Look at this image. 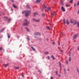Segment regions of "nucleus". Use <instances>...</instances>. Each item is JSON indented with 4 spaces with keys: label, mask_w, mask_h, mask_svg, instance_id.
Masks as SVG:
<instances>
[{
    "label": "nucleus",
    "mask_w": 79,
    "mask_h": 79,
    "mask_svg": "<svg viewBox=\"0 0 79 79\" xmlns=\"http://www.w3.org/2000/svg\"><path fill=\"white\" fill-rule=\"evenodd\" d=\"M46 40H48V39H46Z\"/></svg>",
    "instance_id": "53"
},
{
    "label": "nucleus",
    "mask_w": 79,
    "mask_h": 79,
    "mask_svg": "<svg viewBox=\"0 0 79 79\" xmlns=\"http://www.w3.org/2000/svg\"><path fill=\"white\" fill-rule=\"evenodd\" d=\"M27 39H28V40H30V39L29 38H27Z\"/></svg>",
    "instance_id": "39"
},
{
    "label": "nucleus",
    "mask_w": 79,
    "mask_h": 79,
    "mask_svg": "<svg viewBox=\"0 0 79 79\" xmlns=\"http://www.w3.org/2000/svg\"><path fill=\"white\" fill-rule=\"evenodd\" d=\"M74 7H76V3L74 4Z\"/></svg>",
    "instance_id": "31"
},
{
    "label": "nucleus",
    "mask_w": 79,
    "mask_h": 79,
    "mask_svg": "<svg viewBox=\"0 0 79 79\" xmlns=\"http://www.w3.org/2000/svg\"><path fill=\"white\" fill-rule=\"evenodd\" d=\"M59 76H60V75H59Z\"/></svg>",
    "instance_id": "58"
},
{
    "label": "nucleus",
    "mask_w": 79,
    "mask_h": 79,
    "mask_svg": "<svg viewBox=\"0 0 79 79\" xmlns=\"http://www.w3.org/2000/svg\"><path fill=\"white\" fill-rule=\"evenodd\" d=\"M52 58L53 60H55V57H54V56L53 55L52 56Z\"/></svg>",
    "instance_id": "20"
},
{
    "label": "nucleus",
    "mask_w": 79,
    "mask_h": 79,
    "mask_svg": "<svg viewBox=\"0 0 79 79\" xmlns=\"http://www.w3.org/2000/svg\"><path fill=\"white\" fill-rule=\"evenodd\" d=\"M78 13L79 14V10H78Z\"/></svg>",
    "instance_id": "55"
},
{
    "label": "nucleus",
    "mask_w": 79,
    "mask_h": 79,
    "mask_svg": "<svg viewBox=\"0 0 79 79\" xmlns=\"http://www.w3.org/2000/svg\"><path fill=\"white\" fill-rule=\"evenodd\" d=\"M33 21H35L36 22H39V21H40V20L39 19H33Z\"/></svg>",
    "instance_id": "5"
},
{
    "label": "nucleus",
    "mask_w": 79,
    "mask_h": 79,
    "mask_svg": "<svg viewBox=\"0 0 79 79\" xmlns=\"http://www.w3.org/2000/svg\"><path fill=\"white\" fill-rule=\"evenodd\" d=\"M15 68H16V69H19V67H15Z\"/></svg>",
    "instance_id": "29"
},
{
    "label": "nucleus",
    "mask_w": 79,
    "mask_h": 79,
    "mask_svg": "<svg viewBox=\"0 0 79 79\" xmlns=\"http://www.w3.org/2000/svg\"><path fill=\"white\" fill-rule=\"evenodd\" d=\"M73 0H70V3H73Z\"/></svg>",
    "instance_id": "28"
},
{
    "label": "nucleus",
    "mask_w": 79,
    "mask_h": 79,
    "mask_svg": "<svg viewBox=\"0 0 79 79\" xmlns=\"http://www.w3.org/2000/svg\"><path fill=\"white\" fill-rule=\"evenodd\" d=\"M64 23L65 24L66 23V21H65V19H64L63 20Z\"/></svg>",
    "instance_id": "21"
},
{
    "label": "nucleus",
    "mask_w": 79,
    "mask_h": 79,
    "mask_svg": "<svg viewBox=\"0 0 79 79\" xmlns=\"http://www.w3.org/2000/svg\"><path fill=\"white\" fill-rule=\"evenodd\" d=\"M55 15V12L53 11L52 13L51 14V16H53Z\"/></svg>",
    "instance_id": "8"
},
{
    "label": "nucleus",
    "mask_w": 79,
    "mask_h": 79,
    "mask_svg": "<svg viewBox=\"0 0 79 79\" xmlns=\"http://www.w3.org/2000/svg\"><path fill=\"white\" fill-rule=\"evenodd\" d=\"M69 61H71V57H69Z\"/></svg>",
    "instance_id": "26"
},
{
    "label": "nucleus",
    "mask_w": 79,
    "mask_h": 79,
    "mask_svg": "<svg viewBox=\"0 0 79 79\" xmlns=\"http://www.w3.org/2000/svg\"><path fill=\"white\" fill-rule=\"evenodd\" d=\"M48 60H49L50 59V56H48Z\"/></svg>",
    "instance_id": "33"
},
{
    "label": "nucleus",
    "mask_w": 79,
    "mask_h": 79,
    "mask_svg": "<svg viewBox=\"0 0 79 79\" xmlns=\"http://www.w3.org/2000/svg\"><path fill=\"white\" fill-rule=\"evenodd\" d=\"M61 34H62V35L63 34V32H62L61 33Z\"/></svg>",
    "instance_id": "51"
},
{
    "label": "nucleus",
    "mask_w": 79,
    "mask_h": 79,
    "mask_svg": "<svg viewBox=\"0 0 79 79\" xmlns=\"http://www.w3.org/2000/svg\"><path fill=\"white\" fill-rule=\"evenodd\" d=\"M24 12H23V15L24 14Z\"/></svg>",
    "instance_id": "52"
},
{
    "label": "nucleus",
    "mask_w": 79,
    "mask_h": 79,
    "mask_svg": "<svg viewBox=\"0 0 79 79\" xmlns=\"http://www.w3.org/2000/svg\"><path fill=\"white\" fill-rule=\"evenodd\" d=\"M61 52H63V51L62 50H60Z\"/></svg>",
    "instance_id": "49"
},
{
    "label": "nucleus",
    "mask_w": 79,
    "mask_h": 79,
    "mask_svg": "<svg viewBox=\"0 0 79 79\" xmlns=\"http://www.w3.org/2000/svg\"><path fill=\"white\" fill-rule=\"evenodd\" d=\"M48 52H45V55H48Z\"/></svg>",
    "instance_id": "19"
},
{
    "label": "nucleus",
    "mask_w": 79,
    "mask_h": 79,
    "mask_svg": "<svg viewBox=\"0 0 79 79\" xmlns=\"http://www.w3.org/2000/svg\"><path fill=\"white\" fill-rule=\"evenodd\" d=\"M38 72H40V73H41V71L40 70L38 71Z\"/></svg>",
    "instance_id": "41"
},
{
    "label": "nucleus",
    "mask_w": 79,
    "mask_h": 79,
    "mask_svg": "<svg viewBox=\"0 0 79 79\" xmlns=\"http://www.w3.org/2000/svg\"><path fill=\"white\" fill-rule=\"evenodd\" d=\"M59 45H60V43H58Z\"/></svg>",
    "instance_id": "50"
},
{
    "label": "nucleus",
    "mask_w": 79,
    "mask_h": 79,
    "mask_svg": "<svg viewBox=\"0 0 79 79\" xmlns=\"http://www.w3.org/2000/svg\"><path fill=\"white\" fill-rule=\"evenodd\" d=\"M70 23H74V20L72 19L70 20Z\"/></svg>",
    "instance_id": "14"
},
{
    "label": "nucleus",
    "mask_w": 79,
    "mask_h": 79,
    "mask_svg": "<svg viewBox=\"0 0 79 79\" xmlns=\"http://www.w3.org/2000/svg\"><path fill=\"white\" fill-rule=\"evenodd\" d=\"M77 27H79V22H78L77 23Z\"/></svg>",
    "instance_id": "25"
},
{
    "label": "nucleus",
    "mask_w": 79,
    "mask_h": 79,
    "mask_svg": "<svg viewBox=\"0 0 79 79\" xmlns=\"http://www.w3.org/2000/svg\"><path fill=\"white\" fill-rule=\"evenodd\" d=\"M11 19H8V21L10 22V21H11Z\"/></svg>",
    "instance_id": "32"
},
{
    "label": "nucleus",
    "mask_w": 79,
    "mask_h": 79,
    "mask_svg": "<svg viewBox=\"0 0 79 79\" xmlns=\"http://www.w3.org/2000/svg\"><path fill=\"white\" fill-rule=\"evenodd\" d=\"M42 16H45V14H42Z\"/></svg>",
    "instance_id": "42"
},
{
    "label": "nucleus",
    "mask_w": 79,
    "mask_h": 79,
    "mask_svg": "<svg viewBox=\"0 0 79 79\" xmlns=\"http://www.w3.org/2000/svg\"><path fill=\"white\" fill-rule=\"evenodd\" d=\"M51 79H53V77H51Z\"/></svg>",
    "instance_id": "47"
},
{
    "label": "nucleus",
    "mask_w": 79,
    "mask_h": 79,
    "mask_svg": "<svg viewBox=\"0 0 79 79\" xmlns=\"http://www.w3.org/2000/svg\"><path fill=\"white\" fill-rule=\"evenodd\" d=\"M52 43L54 45L55 44L54 42H53Z\"/></svg>",
    "instance_id": "45"
},
{
    "label": "nucleus",
    "mask_w": 79,
    "mask_h": 79,
    "mask_svg": "<svg viewBox=\"0 0 79 79\" xmlns=\"http://www.w3.org/2000/svg\"><path fill=\"white\" fill-rule=\"evenodd\" d=\"M51 9H50V7H48L47 8V10H46V11H51Z\"/></svg>",
    "instance_id": "7"
},
{
    "label": "nucleus",
    "mask_w": 79,
    "mask_h": 79,
    "mask_svg": "<svg viewBox=\"0 0 79 79\" xmlns=\"http://www.w3.org/2000/svg\"><path fill=\"white\" fill-rule=\"evenodd\" d=\"M13 6L14 8H17V6H16L15 5L13 4Z\"/></svg>",
    "instance_id": "15"
},
{
    "label": "nucleus",
    "mask_w": 79,
    "mask_h": 79,
    "mask_svg": "<svg viewBox=\"0 0 79 79\" xmlns=\"http://www.w3.org/2000/svg\"><path fill=\"white\" fill-rule=\"evenodd\" d=\"M37 15V12H35L34 13L33 15L34 16H36V15Z\"/></svg>",
    "instance_id": "13"
},
{
    "label": "nucleus",
    "mask_w": 79,
    "mask_h": 79,
    "mask_svg": "<svg viewBox=\"0 0 79 79\" xmlns=\"http://www.w3.org/2000/svg\"><path fill=\"white\" fill-rule=\"evenodd\" d=\"M41 0H36V2L38 3H40V2H41Z\"/></svg>",
    "instance_id": "11"
},
{
    "label": "nucleus",
    "mask_w": 79,
    "mask_h": 79,
    "mask_svg": "<svg viewBox=\"0 0 79 79\" xmlns=\"http://www.w3.org/2000/svg\"><path fill=\"white\" fill-rule=\"evenodd\" d=\"M10 1H11L12 2H14V1L13 0H10Z\"/></svg>",
    "instance_id": "48"
},
{
    "label": "nucleus",
    "mask_w": 79,
    "mask_h": 79,
    "mask_svg": "<svg viewBox=\"0 0 79 79\" xmlns=\"http://www.w3.org/2000/svg\"><path fill=\"white\" fill-rule=\"evenodd\" d=\"M56 74L57 75V74H58V71H56Z\"/></svg>",
    "instance_id": "43"
},
{
    "label": "nucleus",
    "mask_w": 79,
    "mask_h": 79,
    "mask_svg": "<svg viewBox=\"0 0 79 79\" xmlns=\"http://www.w3.org/2000/svg\"><path fill=\"white\" fill-rule=\"evenodd\" d=\"M77 71L78 72V73H79V70H78V69H77Z\"/></svg>",
    "instance_id": "38"
},
{
    "label": "nucleus",
    "mask_w": 79,
    "mask_h": 79,
    "mask_svg": "<svg viewBox=\"0 0 79 79\" xmlns=\"http://www.w3.org/2000/svg\"><path fill=\"white\" fill-rule=\"evenodd\" d=\"M60 4L61 5H63V2H61Z\"/></svg>",
    "instance_id": "27"
},
{
    "label": "nucleus",
    "mask_w": 79,
    "mask_h": 79,
    "mask_svg": "<svg viewBox=\"0 0 79 79\" xmlns=\"http://www.w3.org/2000/svg\"><path fill=\"white\" fill-rule=\"evenodd\" d=\"M26 29L27 31H28V32H29V28H26Z\"/></svg>",
    "instance_id": "22"
},
{
    "label": "nucleus",
    "mask_w": 79,
    "mask_h": 79,
    "mask_svg": "<svg viewBox=\"0 0 79 79\" xmlns=\"http://www.w3.org/2000/svg\"><path fill=\"white\" fill-rule=\"evenodd\" d=\"M8 65H9V64H5L4 65V67H5V68H6V67H7V66H8Z\"/></svg>",
    "instance_id": "9"
},
{
    "label": "nucleus",
    "mask_w": 79,
    "mask_h": 79,
    "mask_svg": "<svg viewBox=\"0 0 79 79\" xmlns=\"http://www.w3.org/2000/svg\"><path fill=\"white\" fill-rule=\"evenodd\" d=\"M66 7H68V6H69L68 5H66Z\"/></svg>",
    "instance_id": "37"
},
{
    "label": "nucleus",
    "mask_w": 79,
    "mask_h": 79,
    "mask_svg": "<svg viewBox=\"0 0 79 79\" xmlns=\"http://www.w3.org/2000/svg\"><path fill=\"white\" fill-rule=\"evenodd\" d=\"M31 47V48H32V49L33 50V51H35V48H34L33 47H32V46Z\"/></svg>",
    "instance_id": "17"
},
{
    "label": "nucleus",
    "mask_w": 79,
    "mask_h": 79,
    "mask_svg": "<svg viewBox=\"0 0 79 79\" xmlns=\"http://www.w3.org/2000/svg\"><path fill=\"white\" fill-rule=\"evenodd\" d=\"M35 35H40V33L38 32H36L35 33Z\"/></svg>",
    "instance_id": "6"
},
{
    "label": "nucleus",
    "mask_w": 79,
    "mask_h": 79,
    "mask_svg": "<svg viewBox=\"0 0 79 79\" xmlns=\"http://www.w3.org/2000/svg\"><path fill=\"white\" fill-rule=\"evenodd\" d=\"M66 64H68V62L67 60L66 61Z\"/></svg>",
    "instance_id": "40"
},
{
    "label": "nucleus",
    "mask_w": 79,
    "mask_h": 79,
    "mask_svg": "<svg viewBox=\"0 0 79 79\" xmlns=\"http://www.w3.org/2000/svg\"><path fill=\"white\" fill-rule=\"evenodd\" d=\"M2 48H0V51H1V50H2Z\"/></svg>",
    "instance_id": "36"
},
{
    "label": "nucleus",
    "mask_w": 79,
    "mask_h": 79,
    "mask_svg": "<svg viewBox=\"0 0 79 79\" xmlns=\"http://www.w3.org/2000/svg\"><path fill=\"white\" fill-rule=\"evenodd\" d=\"M44 8H46V6H45V5L44 4Z\"/></svg>",
    "instance_id": "34"
},
{
    "label": "nucleus",
    "mask_w": 79,
    "mask_h": 79,
    "mask_svg": "<svg viewBox=\"0 0 79 79\" xmlns=\"http://www.w3.org/2000/svg\"><path fill=\"white\" fill-rule=\"evenodd\" d=\"M66 23L68 25H69V21L68 20H66Z\"/></svg>",
    "instance_id": "10"
},
{
    "label": "nucleus",
    "mask_w": 79,
    "mask_h": 79,
    "mask_svg": "<svg viewBox=\"0 0 79 79\" xmlns=\"http://www.w3.org/2000/svg\"><path fill=\"white\" fill-rule=\"evenodd\" d=\"M8 37L9 39H10V35L9 34H8Z\"/></svg>",
    "instance_id": "23"
},
{
    "label": "nucleus",
    "mask_w": 79,
    "mask_h": 79,
    "mask_svg": "<svg viewBox=\"0 0 79 79\" xmlns=\"http://www.w3.org/2000/svg\"><path fill=\"white\" fill-rule=\"evenodd\" d=\"M64 71H65V69H64Z\"/></svg>",
    "instance_id": "57"
},
{
    "label": "nucleus",
    "mask_w": 79,
    "mask_h": 79,
    "mask_svg": "<svg viewBox=\"0 0 79 79\" xmlns=\"http://www.w3.org/2000/svg\"><path fill=\"white\" fill-rule=\"evenodd\" d=\"M25 16H29L30 14H31V10H27V11H25Z\"/></svg>",
    "instance_id": "1"
},
{
    "label": "nucleus",
    "mask_w": 79,
    "mask_h": 79,
    "mask_svg": "<svg viewBox=\"0 0 79 79\" xmlns=\"http://www.w3.org/2000/svg\"><path fill=\"white\" fill-rule=\"evenodd\" d=\"M62 48H63V46H62Z\"/></svg>",
    "instance_id": "59"
},
{
    "label": "nucleus",
    "mask_w": 79,
    "mask_h": 79,
    "mask_svg": "<svg viewBox=\"0 0 79 79\" xmlns=\"http://www.w3.org/2000/svg\"><path fill=\"white\" fill-rule=\"evenodd\" d=\"M46 28H47V29H50V28L49 26L46 27Z\"/></svg>",
    "instance_id": "18"
},
{
    "label": "nucleus",
    "mask_w": 79,
    "mask_h": 79,
    "mask_svg": "<svg viewBox=\"0 0 79 79\" xmlns=\"http://www.w3.org/2000/svg\"><path fill=\"white\" fill-rule=\"evenodd\" d=\"M77 6H79V1L78 2V3H77Z\"/></svg>",
    "instance_id": "30"
},
{
    "label": "nucleus",
    "mask_w": 79,
    "mask_h": 79,
    "mask_svg": "<svg viewBox=\"0 0 79 79\" xmlns=\"http://www.w3.org/2000/svg\"><path fill=\"white\" fill-rule=\"evenodd\" d=\"M61 10L62 11H63L64 12H65L66 11V10H65V9H64V7H63V6L61 7Z\"/></svg>",
    "instance_id": "4"
},
{
    "label": "nucleus",
    "mask_w": 79,
    "mask_h": 79,
    "mask_svg": "<svg viewBox=\"0 0 79 79\" xmlns=\"http://www.w3.org/2000/svg\"><path fill=\"white\" fill-rule=\"evenodd\" d=\"M22 77H24V76H23V75H22Z\"/></svg>",
    "instance_id": "54"
},
{
    "label": "nucleus",
    "mask_w": 79,
    "mask_h": 79,
    "mask_svg": "<svg viewBox=\"0 0 79 79\" xmlns=\"http://www.w3.org/2000/svg\"><path fill=\"white\" fill-rule=\"evenodd\" d=\"M4 19H5V20H6L7 19V17H4Z\"/></svg>",
    "instance_id": "24"
},
{
    "label": "nucleus",
    "mask_w": 79,
    "mask_h": 79,
    "mask_svg": "<svg viewBox=\"0 0 79 79\" xmlns=\"http://www.w3.org/2000/svg\"><path fill=\"white\" fill-rule=\"evenodd\" d=\"M68 71H69V69H68Z\"/></svg>",
    "instance_id": "56"
},
{
    "label": "nucleus",
    "mask_w": 79,
    "mask_h": 79,
    "mask_svg": "<svg viewBox=\"0 0 79 79\" xmlns=\"http://www.w3.org/2000/svg\"><path fill=\"white\" fill-rule=\"evenodd\" d=\"M78 50H79V46H78V48H77Z\"/></svg>",
    "instance_id": "44"
},
{
    "label": "nucleus",
    "mask_w": 79,
    "mask_h": 79,
    "mask_svg": "<svg viewBox=\"0 0 79 79\" xmlns=\"http://www.w3.org/2000/svg\"><path fill=\"white\" fill-rule=\"evenodd\" d=\"M73 48H72L70 49V51H71V50H72V49H73Z\"/></svg>",
    "instance_id": "46"
},
{
    "label": "nucleus",
    "mask_w": 79,
    "mask_h": 79,
    "mask_svg": "<svg viewBox=\"0 0 79 79\" xmlns=\"http://www.w3.org/2000/svg\"><path fill=\"white\" fill-rule=\"evenodd\" d=\"M59 64H60V68L61 69V62H60L59 61Z\"/></svg>",
    "instance_id": "12"
},
{
    "label": "nucleus",
    "mask_w": 79,
    "mask_h": 79,
    "mask_svg": "<svg viewBox=\"0 0 79 79\" xmlns=\"http://www.w3.org/2000/svg\"><path fill=\"white\" fill-rule=\"evenodd\" d=\"M79 36V34H75L73 36L74 39H76Z\"/></svg>",
    "instance_id": "3"
},
{
    "label": "nucleus",
    "mask_w": 79,
    "mask_h": 79,
    "mask_svg": "<svg viewBox=\"0 0 79 79\" xmlns=\"http://www.w3.org/2000/svg\"><path fill=\"white\" fill-rule=\"evenodd\" d=\"M4 30H5V28H3L0 31V32H3V31Z\"/></svg>",
    "instance_id": "16"
},
{
    "label": "nucleus",
    "mask_w": 79,
    "mask_h": 79,
    "mask_svg": "<svg viewBox=\"0 0 79 79\" xmlns=\"http://www.w3.org/2000/svg\"><path fill=\"white\" fill-rule=\"evenodd\" d=\"M29 5H27V8H29Z\"/></svg>",
    "instance_id": "35"
},
{
    "label": "nucleus",
    "mask_w": 79,
    "mask_h": 79,
    "mask_svg": "<svg viewBox=\"0 0 79 79\" xmlns=\"http://www.w3.org/2000/svg\"><path fill=\"white\" fill-rule=\"evenodd\" d=\"M25 23H23L24 26H28V24H29V22L27 21V20L26 19H25Z\"/></svg>",
    "instance_id": "2"
}]
</instances>
